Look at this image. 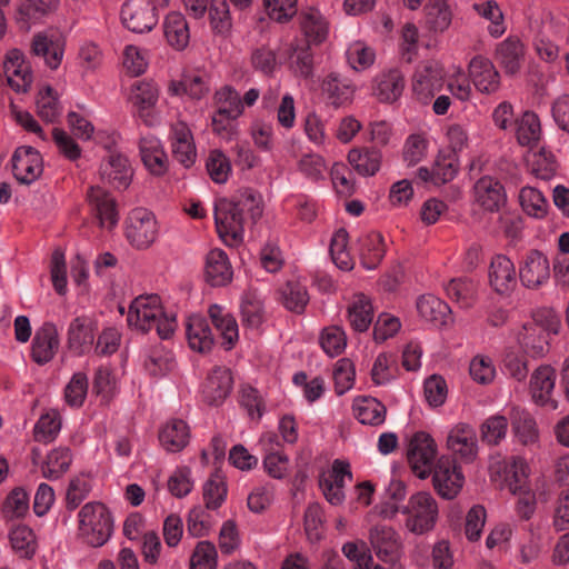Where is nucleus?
I'll use <instances>...</instances> for the list:
<instances>
[{"label": "nucleus", "mask_w": 569, "mask_h": 569, "mask_svg": "<svg viewBox=\"0 0 569 569\" xmlns=\"http://www.w3.org/2000/svg\"><path fill=\"white\" fill-rule=\"evenodd\" d=\"M128 323L142 332L156 329L161 339H169L177 327L176 318L164 315L158 296L136 298L128 311Z\"/></svg>", "instance_id": "nucleus-1"}, {"label": "nucleus", "mask_w": 569, "mask_h": 569, "mask_svg": "<svg viewBox=\"0 0 569 569\" xmlns=\"http://www.w3.org/2000/svg\"><path fill=\"white\" fill-rule=\"evenodd\" d=\"M79 533L91 547L103 546L113 531L109 509L101 502H88L79 511Z\"/></svg>", "instance_id": "nucleus-2"}, {"label": "nucleus", "mask_w": 569, "mask_h": 569, "mask_svg": "<svg viewBox=\"0 0 569 569\" xmlns=\"http://www.w3.org/2000/svg\"><path fill=\"white\" fill-rule=\"evenodd\" d=\"M401 513L407 516L405 527L420 536L435 529L439 518V507L430 492L419 491L410 496L407 505L401 507Z\"/></svg>", "instance_id": "nucleus-3"}, {"label": "nucleus", "mask_w": 569, "mask_h": 569, "mask_svg": "<svg viewBox=\"0 0 569 569\" xmlns=\"http://www.w3.org/2000/svg\"><path fill=\"white\" fill-rule=\"evenodd\" d=\"M445 76V69L438 61L427 60L421 62L417 67L412 79L415 98L419 102L428 104L436 92L442 89Z\"/></svg>", "instance_id": "nucleus-4"}, {"label": "nucleus", "mask_w": 569, "mask_h": 569, "mask_svg": "<svg viewBox=\"0 0 569 569\" xmlns=\"http://www.w3.org/2000/svg\"><path fill=\"white\" fill-rule=\"evenodd\" d=\"M246 218L229 199H220L214 204V222L219 237L228 246L242 241Z\"/></svg>", "instance_id": "nucleus-5"}, {"label": "nucleus", "mask_w": 569, "mask_h": 569, "mask_svg": "<svg viewBox=\"0 0 569 569\" xmlns=\"http://www.w3.org/2000/svg\"><path fill=\"white\" fill-rule=\"evenodd\" d=\"M158 236L157 220L153 213L144 208L130 211L126 220V237L137 249L149 248Z\"/></svg>", "instance_id": "nucleus-6"}, {"label": "nucleus", "mask_w": 569, "mask_h": 569, "mask_svg": "<svg viewBox=\"0 0 569 569\" xmlns=\"http://www.w3.org/2000/svg\"><path fill=\"white\" fill-rule=\"evenodd\" d=\"M436 455L437 445L429 433L418 431L412 436L409 441L407 458L418 478L426 479L431 473Z\"/></svg>", "instance_id": "nucleus-7"}, {"label": "nucleus", "mask_w": 569, "mask_h": 569, "mask_svg": "<svg viewBox=\"0 0 569 569\" xmlns=\"http://www.w3.org/2000/svg\"><path fill=\"white\" fill-rule=\"evenodd\" d=\"M159 99V88L153 81L139 80L131 87L130 102L133 113L148 127H154L159 120L156 104Z\"/></svg>", "instance_id": "nucleus-8"}, {"label": "nucleus", "mask_w": 569, "mask_h": 569, "mask_svg": "<svg viewBox=\"0 0 569 569\" xmlns=\"http://www.w3.org/2000/svg\"><path fill=\"white\" fill-rule=\"evenodd\" d=\"M121 21L132 32H149L158 22L156 6L151 0H126L121 8Z\"/></svg>", "instance_id": "nucleus-9"}, {"label": "nucleus", "mask_w": 569, "mask_h": 569, "mask_svg": "<svg viewBox=\"0 0 569 569\" xmlns=\"http://www.w3.org/2000/svg\"><path fill=\"white\" fill-rule=\"evenodd\" d=\"M431 472L433 488L440 497L450 500L460 492L465 477L452 458L441 457Z\"/></svg>", "instance_id": "nucleus-10"}, {"label": "nucleus", "mask_w": 569, "mask_h": 569, "mask_svg": "<svg viewBox=\"0 0 569 569\" xmlns=\"http://www.w3.org/2000/svg\"><path fill=\"white\" fill-rule=\"evenodd\" d=\"M369 541L376 556L386 563L398 562L402 542L399 533L389 526L376 525L369 530Z\"/></svg>", "instance_id": "nucleus-11"}, {"label": "nucleus", "mask_w": 569, "mask_h": 569, "mask_svg": "<svg viewBox=\"0 0 569 569\" xmlns=\"http://www.w3.org/2000/svg\"><path fill=\"white\" fill-rule=\"evenodd\" d=\"M519 278L528 289H538L550 278V264L547 256L537 249L525 253L519 264Z\"/></svg>", "instance_id": "nucleus-12"}, {"label": "nucleus", "mask_w": 569, "mask_h": 569, "mask_svg": "<svg viewBox=\"0 0 569 569\" xmlns=\"http://www.w3.org/2000/svg\"><path fill=\"white\" fill-rule=\"evenodd\" d=\"M14 178L23 184L34 182L43 171L40 152L30 146L18 147L11 158Z\"/></svg>", "instance_id": "nucleus-13"}, {"label": "nucleus", "mask_w": 569, "mask_h": 569, "mask_svg": "<svg viewBox=\"0 0 569 569\" xmlns=\"http://www.w3.org/2000/svg\"><path fill=\"white\" fill-rule=\"evenodd\" d=\"M491 473L502 479V486L512 495L522 493L528 487V466L523 458L511 457L491 466Z\"/></svg>", "instance_id": "nucleus-14"}, {"label": "nucleus", "mask_w": 569, "mask_h": 569, "mask_svg": "<svg viewBox=\"0 0 569 569\" xmlns=\"http://www.w3.org/2000/svg\"><path fill=\"white\" fill-rule=\"evenodd\" d=\"M100 176L113 188L124 190L131 183L133 170L127 156L112 151L102 161Z\"/></svg>", "instance_id": "nucleus-15"}, {"label": "nucleus", "mask_w": 569, "mask_h": 569, "mask_svg": "<svg viewBox=\"0 0 569 569\" xmlns=\"http://www.w3.org/2000/svg\"><path fill=\"white\" fill-rule=\"evenodd\" d=\"M60 346L58 329L52 322H44L34 332L31 343V358L39 365L43 366L50 362Z\"/></svg>", "instance_id": "nucleus-16"}, {"label": "nucleus", "mask_w": 569, "mask_h": 569, "mask_svg": "<svg viewBox=\"0 0 569 569\" xmlns=\"http://www.w3.org/2000/svg\"><path fill=\"white\" fill-rule=\"evenodd\" d=\"M475 201L486 211L497 212L507 202L503 184L489 176L481 177L473 186Z\"/></svg>", "instance_id": "nucleus-17"}, {"label": "nucleus", "mask_w": 569, "mask_h": 569, "mask_svg": "<svg viewBox=\"0 0 569 569\" xmlns=\"http://www.w3.org/2000/svg\"><path fill=\"white\" fill-rule=\"evenodd\" d=\"M233 379L229 369L214 367L202 388L203 400L210 406L221 405L232 390Z\"/></svg>", "instance_id": "nucleus-18"}, {"label": "nucleus", "mask_w": 569, "mask_h": 569, "mask_svg": "<svg viewBox=\"0 0 569 569\" xmlns=\"http://www.w3.org/2000/svg\"><path fill=\"white\" fill-rule=\"evenodd\" d=\"M448 448L463 462H472L478 453L475 429L467 423H459L449 432Z\"/></svg>", "instance_id": "nucleus-19"}, {"label": "nucleus", "mask_w": 569, "mask_h": 569, "mask_svg": "<svg viewBox=\"0 0 569 569\" xmlns=\"http://www.w3.org/2000/svg\"><path fill=\"white\" fill-rule=\"evenodd\" d=\"M139 151L146 169L156 177H162L169 169V159L160 140L151 134L139 141Z\"/></svg>", "instance_id": "nucleus-20"}, {"label": "nucleus", "mask_w": 569, "mask_h": 569, "mask_svg": "<svg viewBox=\"0 0 569 569\" xmlns=\"http://www.w3.org/2000/svg\"><path fill=\"white\" fill-rule=\"evenodd\" d=\"M233 270L222 249L210 250L204 260V279L211 287H224L231 282Z\"/></svg>", "instance_id": "nucleus-21"}, {"label": "nucleus", "mask_w": 569, "mask_h": 569, "mask_svg": "<svg viewBox=\"0 0 569 569\" xmlns=\"http://www.w3.org/2000/svg\"><path fill=\"white\" fill-rule=\"evenodd\" d=\"M469 76L482 93H493L500 87V76L493 63L482 56H476L469 63Z\"/></svg>", "instance_id": "nucleus-22"}, {"label": "nucleus", "mask_w": 569, "mask_h": 569, "mask_svg": "<svg viewBox=\"0 0 569 569\" xmlns=\"http://www.w3.org/2000/svg\"><path fill=\"white\" fill-rule=\"evenodd\" d=\"M4 74L8 84L16 92H27L32 83V72L30 67L26 63L23 53L13 49L9 52L7 60L3 63Z\"/></svg>", "instance_id": "nucleus-23"}, {"label": "nucleus", "mask_w": 569, "mask_h": 569, "mask_svg": "<svg viewBox=\"0 0 569 569\" xmlns=\"http://www.w3.org/2000/svg\"><path fill=\"white\" fill-rule=\"evenodd\" d=\"M171 149L173 158L184 168H190L196 162L193 137L184 122H177L171 127Z\"/></svg>", "instance_id": "nucleus-24"}, {"label": "nucleus", "mask_w": 569, "mask_h": 569, "mask_svg": "<svg viewBox=\"0 0 569 569\" xmlns=\"http://www.w3.org/2000/svg\"><path fill=\"white\" fill-rule=\"evenodd\" d=\"M321 90L328 103L335 108H340L352 102L356 86L348 78L332 72L323 79Z\"/></svg>", "instance_id": "nucleus-25"}, {"label": "nucleus", "mask_w": 569, "mask_h": 569, "mask_svg": "<svg viewBox=\"0 0 569 569\" xmlns=\"http://www.w3.org/2000/svg\"><path fill=\"white\" fill-rule=\"evenodd\" d=\"M489 282L493 290L500 295L510 292L516 283V268L513 262L505 254L492 258L489 267Z\"/></svg>", "instance_id": "nucleus-26"}, {"label": "nucleus", "mask_w": 569, "mask_h": 569, "mask_svg": "<svg viewBox=\"0 0 569 569\" xmlns=\"http://www.w3.org/2000/svg\"><path fill=\"white\" fill-rule=\"evenodd\" d=\"M555 382L556 373L550 366L537 368L530 380V391L533 401L540 406H550L552 409H556L557 402L552 399Z\"/></svg>", "instance_id": "nucleus-27"}, {"label": "nucleus", "mask_w": 569, "mask_h": 569, "mask_svg": "<svg viewBox=\"0 0 569 569\" xmlns=\"http://www.w3.org/2000/svg\"><path fill=\"white\" fill-rule=\"evenodd\" d=\"M59 0H23L17 10V21L27 30L43 22L59 8Z\"/></svg>", "instance_id": "nucleus-28"}, {"label": "nucleus", "mask_w": 569, "mask_h": 569, "mask_svg": "<svg viewBox=\"0 0 569 569\" xmlns=\"http://www.w3.org/2000/svg\"><path fill=\"white\" fill-rule=\"evenodd\" d=\"M496 60L507 74L520 71L525 60V47L517 37H508L496 49Z\"/></svg>", "instance_id": "nucleus-29"}, {"label": "nucleus", "mask_w": 569, "mask_h": 569, "mask_svg": "<svg viewBox=\"0 0 569 569\" xmlns=\"http://www.w3.org/2000/svg\"><path fill=\"white\" fill-rule=\"evenodd\" d=\"M416 305L420 317L436 327H443L452 321L450 307L431 293L420 296Z\"/></svg>", "instance_id": "nucleus-30"}, {"label": "nucleus", "mask_w": 569, "mask_h": 569, "mask_svg": "<svg viewBox=\"0 0 569 569\" xmlns=\"http://www.w3.org/2000/svg\"><path fill=\"white\" fill-rule=\"evenodd\" d=\"M186 335L189 347L200 353L210 351L214 343L208 320L198 315L188 318Z\"/></svg>", "instance_id": "nucleus-31"}, {"label": "nucleus", "mask_w": 569, "mask_h": 569, "mask_svg": "<svg viewBox=\"0 0 569 569\" xmlns=\"http://www.w3.org/2000/svg\"><path fill=\"white\" fill-rule=\"evenodd\" d=\"M212 325L220 333L222 347L230 350L239 338L238 323L234 317L219 305L210 306L208 310Z\"/></svg>", "instance_id": "nucleus-32"}, {"label": "nucleus", "mask_w": 569, "mask_h": 569, "mask_svg": "<svg viewBox=\"0 0 569 569\" xmlns=\"http://www.w3.org/2000/svg\"><path fill=\"white\" fill-rule=\"evenodd\" d=\"M189 427L181 419L168 421L159 431V442L167 452L181 451L189 443Z\"/></svg>", "instance_id": "nucleus-33"}, {"label": "nucleus", "mask_w": 569, "mask_h": 569, "mask_svg": "<svg viewBox=\"0 0 569 569\" xmlns=\"http://www.w3.org/2000/svg\"><path fill=\"white\" fill-rule=\"evenodd\" d=\"M348 162L360 176L372 177L380 170L382 153L376 147L353 148L348 152Z\"/></svg>", "instance_id": "nucleus-34"}, {"label": "nucleus", "mask_w": 569, "mask_h": 569, "mask_svg": "<svg viewBox=\"0 0 569 569\" xmlns=\"http://www.w3.org/2000/svg\"><path fill=\"white\" fill-rule=\"evenodd\" d=\"M509 417L513 435L521 445L528 446L538 441V427L533 416L528 410L513 407Z\"/></svg>", "instance_id": "nucleus-35"}, {"label": "nucleus", "mask_w": 569, "mask_h": 569, "mask_svg": "<svg viewBox=\"0 0 569 569\" xmlns=\"http://www.w3.org/2000/svg\"><path fill=\"white\" fill-rule=\"evenodd\" d=\"M353 415L362 425L380 426L386 420L387 408L378 399L370 396L357 397L352 403Z\"/></svg>", "instance_id": "nucleus-36"}, {"label": "nucleus", "mask_w": 569, "mask_h": 569, "mask_svg": "<svg viewBox=\"0 0 569 569\" xmlns=\"http://www.w3.org/2000/svg\"><path fill=\"white\" fill-rule=\"evenodd\" d=\"M163 33L167 42L176 50H183L189 44V24L181 12L172 11L166 16Z\"/></svg>", "instance_id": "nucleus-37"}, {"label": "nucleus", "mask_w": 569, "mask_h": 569, "mask_svg": "<svg viewBox=\"0 0 569 569\" xmlns=\"http://www.w3.org/2000/svg\"><path fill=\"white\" fill-rule=\"evenodd\" d=\"M94 340L93 322L90 318L81 316L74 318L68 328V347L78 355L90 348Z\"/></svg>", "instance_id": "nucleus-38"}, {"label": "nucleus", "mask_w": 569, "mask_h": 569, "mask_svg": "<svg viewBox=\"0 0 569 569\" xmlns=\"http://www.w3.org/2000/svg\"><path fill=\"white\" fill-rule=\"evenodd\" d=\"M359 257L363 268L376 269L382 261L386 249L383 237L379 232H369L359 238Z\"/></svg>", "instance_id": "nucleus-39"}, {"label": "nucleus", "mask_w": 569, "mask_h": 569, "mask_svg": "<svg viewBox=\"0 0 569 569\" xmlns=\"http://www.w3.org/2000/svg\"><path fill=\"white\" fill-rule=\"evenodd\" d=\"M88 200L97 212L101 226L113 227L118 222V212L114 199L100 187H90Z\"/></svg>", "instance_id": "nucleus-40"}, {"label": "nucleus", "mask_w": 569, "mask_h": 569, "mask_svg": "<svg viewBox=\"0 0 569 569\" xmlns=\"http://www.w3.org/2000/svg\"><path fill=\"white\" fill-rule=\"evenodd\" d=\"M518 340L523 352L533 359L543 357L549 348L547 332L538 325L523 326Z\"/></svg>", "instance_id": "nucleus-41"}, {"label": "nucleus", "mask_w": 569, "mask_h": 569, "mask_svg": "<svg viewBox=\"0 0 569 569\" xmlns=\"http://www.w3.org/2000/svg\"><path fill=\"white\" fill-rule=\"evenodd\" d=\"M405 78L400 70L391 69L377 79L375 94L381 102H395L402 94Z\"/></svg>", "instance_id": "nucleus-42"}, {"label": "nucleus", "mask_w": 569, "mask_h": 569, "mask_svg": "<svg viewBox=\"0 0 569 569\" xmlns=\"http://www.w3.org/2000/svg\"><path fill=\"white\" fill-rule=\"evenodd\" d=\"M348 318L353 330L363 332L372 322L373 308L371 301L363 293L355 296L352 303L348 308Z\"/></svg>", "instance_id": "nucleus-43"}, {"label": "nucleus", "mask_w": 569, "mask_h": 569, "mask_svg": "<svg viewBox=\"0 0 569 569\" xmlns=\"http://www.w3.org/2000/svg\"><path fill=\"white\" fill-rule=\"evenodd\" d=\"M425 12L426 24L433 32H443L451 24L452 13L448 0H428Z\"/></svg>", "instance_id": "nucleus-44"}, {"label": "nucleus", "mask_w": 569, "mask_h": 569, "mask_svg": "<svg viewBox=\"0 0 569 569\" xmlns=\"http://www.w3.org/2000/svg\"><path fill=\"white\" fill-rule=\"evenodd\" d=\"M541 136V126L538 116L532 111H526L516 120V137L519 144L532 148Z\"/></svg>", "instance_id": "nucleus-45"}, {"label": "nucleus", "mask_w": 569, "mask_h": 569, "mask_svg": "<svg viewBox=\"0 0 569 569\" xmlns=\"http://www.w3.org/2000/svg\"><path fill=\"white\" fill-rule=\"evenodd\" d=\"M229 200L243 218L248 216L253 223L261 218L263 212L262 200L253 189H241Z\"/></svg>", "instance_id": "nucleus-46"}, {"label": "nucleus", "mask_w": 569, "mask_h": 569, "mask_svg": "<svg viewBox=\"0 0 569 569\" xmlns=\"http://www.w3.org/2000/svg\"><path fill=\"white\" fill-rule=\"evenodd\" d=\"M31 53L36 57L43 58L46 64L52 70L60 66L63 57V50L42 32L33 36Z\"/></svg>", "instance_id": "nucleus-47"}, {"label": "nucleus", "mask_w": 569, "mask_h": 569, "mask_svg": "<svg viewBox=\"0 0 569 569\" xmlns=\"http://www.w3.org/2000/svg\"><path fill=\"white\" fill-rule=\"evenodd\" d=\"M279 295L284 308L298 315L305 311L309 302L307 288L297 281H288L280 288Z\"/></svg>", "instance_id": "nucleus-48"}, {"label": "nucleus", "mask_w": 569, "mask_h": 569, "mask_svg": "<svg viewBox=\"0 0 569 569\" xmlns=\"http://www.w3.org/2000/svg\"><path fill=\"white\" fill-rule=\"evenodd\" d=\"M289 68L299 77L310 78L313 74V53L308 43L291 44L289 53Z\"/></svg>", "instance_id": "nucleus-49"}, {"label": "nucleus", "mask_w": 569, "mask_h": 569, "mask_svg": "<svg viewBox=\"0 0 569 569\" xmlns=\"http://www.w3.org/2000/svg\"><path fill=\"white\" fill-rule=\"evenodd\" d=\"M209 10L210 26L216 36L226 38L230 34L232 19L227 0H211Z\"/></svg>", "instance_id": "nucleus-50"}, {"label": "nucleus", "mask_w": 569, "mask_h": 569, "mask_svg": "<svg viewBox=\"0 0 569 569\" xmlns=\"http://www.w3.org/2000/svg\"><path fill=\"white\" fill-rule=\"evenodd\" d=\"M522 210L530 217L542 219L548 213V201L541 191L533 187H523L519 193Z\"/></svg>", "instance_id": "nucleus-51"}, {"label": "nucleus", "mask_w": 569, "mask_h": 569, "mask_svg": "<svg viewBox=\"0 0 569 569\" xmlns=\"http://www.w3.org/2000/svg\"><path fill=\"white\" fill-rule=\"evenodd\" d=\"M217 112L230 118H239L243 112V103L236 89L226 86L214 94Z\"/></svg>", "instance_id": "nucleus-52"}, {"label": "nucleus", "mask_w": 569, "mask_h": 569, "mask_svg": "<svg viewBox=\"0 0 569 569\" xmlns=\"http://www.w3.org/2000/svg\"><path fill=\"white\" fill-rule=\"evenodd\" d=\"M2 516L7 520L23 518L29 511V495L21 488L12 489L2 503Z\"/></svg>", "instance_id": "nucleus-53"}, {"label": "nucleus", "mask_w": 569, "mask_h": 569, "mask_svg": "<svg viewBox=\"0 0 569 569\" xmlns=\"http://www.w3.org/2000/svg\"><path fill=\"white\" fill-rule=\"evenodd\" d=\"M300 28L306 40L302 43H321L327 37V26L318 12H306L300 16Z\"/></svg>", "instance_id": "nucleus-54"}, {"label": "nucleus", "mask_w": 569, "mask_h": 569, "mask_svg": "<svg viewBox=\"0 0 569 569\" xmlns=\"http://www.w3.org/2000/svg\"><path fill=\"white\" fill-rule=\"evenodd\" d=\"M71 461L69 448L53 449L42 467L43 477L52 480L59 479L69 469Z\"/></svg>", "instance_id": "nucleus-55"}, {"label": "nucleus", "mask_w": 569, "mask_h": 569, "mask_svg": "<svg viewBox=\"0 0 569 569\" xmlns=\"http://www.w3.org/2000/svg\"><path fill=\"white\" fill-rule=\"evenodd\" d=\"M12 549L20 555L21 558L30 559L36 552V537L33 531L20 525L13 528L9 533Z\"/></svg>", "instance_id": "nucleus-56"}, {"label": "nucleus", "mask_w": 569, "mask_h": 569, "mask_svg": "<svg viewBox=\"0 0 569 569\" xmlns=\"http://www.w3.org/2000/svg\"><path fill=\"white\" fill-rule=\"evenodd\" d=\"M227 483L222 476L213 473L203 485V500L206 508L216 510L218 509L227 497Z\"/></svg>", "instance_id": "nucleus-57"}, {"label": "nucleus", "mask_w": 569, "mask_h": 569, "mask_svg": "<svg viewBox=\"0 0 569 569\" xmlns=\"http://www.w3.org/2000/svg\"><path fill=\"white\" fill-rule=\"evenodd\" d=\"M206 168L209 177L216 183H226L231 173L229 158L219 149L211 150L206 160Z\"/></svg>", "instance_id": "nucleus-58"}, {"label": "nucleus", "mask_w": 569, "mask_h": 569, "mask_svg": "<svg viewBox=\"0 0 569 569\" xmlns=\"http://www.w3.org/2000/svg\"><path fill=\"white\" fill-rule=\"evenodd\" d=\"M61 429V420L56 411L42 415L37 421L33 429L34 440L38 442L49 443L53 441Z\"/></svg>", "instance_id": "nucleus-59"}, {"label": "nucleus", "mask_w": 569, "mask_h": 569, "mask_svg": "<svg viewBox=\"0 0 569 569\" xmlns=\"http://www.w3.org/2000/svg\"><path fill=\"white\" fill-rule=\"evenodd\" d=\"M38 116L46 122H54L60 114L58 98L52 87L43 88L37 98Z\"/></svg>", "instance_id": "nucleus-60"}, {"label": "nucleus", "mask_w": 569, "mask_h": 569, "mask_svg": "<svg viewBox=\"0 0 569 569\" xmlns=\"http://www.w3.org/2000/svg\"><path fill=\"white\" fill-rule=\"evenodd\" d=\"M320 345L328 356H339L347 345V337L343 329L338 326L326 328L321 333Z\"/></svg>", "instance_id": "nucleus-61"}, {"label": "nucleus", "mask_w": 569, "mask_h": 569, "mask_svg": "<svg viewBox=\"0 0 569 569\" xmlns=\"http://www.w3.org/2000/svg\"><path fill=\"white\" fill-rule=\"evenodd\" d=\"M508 420L503 416L489 417L480 427L481 439L488 445H498L507 435Z\"/></svg>", "instance_id": "nucleus-62"}, {"label": "nucleus", "mask_w": 569, "mask_h": 569, "mask_svg": "<svg viewBox=\"0 0 569 569\" xmlns=\"http://www.w3.org/2000/svg\"><path fill=\"white\" fill-rule=\"evenodd\" d=\"M446 291L449 298L468 308L473 302L476 287L471 280L459 278L449 281Z\"/></svg>", "instance_id": "nucleus-63"}, {"label": "nucleus", "mask_w": 569, "mask_h": 569, "mask_svg": "<svg viewBox=\"0 0 569 569\" xmlns=\"http://www.w3.org/2000/svg\"><path fill=\"white\" fill-rule=\"evenodd\" d=\"M217 550L212 542L200 541L190 559V569H216Z\"/></svg>", "instance_id": "nucleus-64"}]
</instances>
